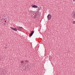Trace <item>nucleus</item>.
<instances>
[{
    "mask_svg": "<svg viewBox=\"0 0 75 75\" xmlns=\"http://www.w3.org/2000/svg\"><path fill=\"white\" fill-rule=\"evenodd\" d=\"M51 15L49 14L47 16L48 19L49 20H51Z\"/></svg>",
    "mask_w": 75,
    "mask_h": 75,
    "instance_id": "1",
    "label": "nucleus"
},
{
    "mask_svg": "<svg viewBox=\"0 0 75 75\" xmlns=\"http://www.w3.org/2000/svg\"><path fill=\"white\" fill-rule=\"evenodd\" d=\"M10 28H11L12 30H14V31H17V29L16 28H14L10 27Z\"/></svg>",
    "mask_w": 75,
    "mask_h": 75,
    "instance_id": "2",
    "label": "nucleus"
},
{
    "mask_svg": "<svg viewBox=\"0 0 75 75\" xmlns=\"http://www.w3.org/2000/svg\"><path fill=\"white\" fill-rule=\"evenodd\" d=\"M72 16L74 18H75V12H73L72 14Z\"/></svg>",
    "mask_w": 75,
    "mask_h": 75,
    "instance_id": "3",
    "label": "nucleus"
},
{
    "mask_svg": "<svg viewBox=\"0 0 75 75\" xmlns=\"http://www.w3.org/2000/svg\"><path fill=\"white\" fill-rule=\"evenodd\" d=\"M32 7L33 8H38V6L34 5L32 6Z\"/></svg>",
    "mask_w": 75,
    "mask_h": 75,
    "instance_id": "4",
    "label": "nucleus"
},
{
    "mask_svg": "<svg viewBox=\"0 0 75 75\" xmlns=\"http://www.w3.org/2000/svg\"><path fill=\"white\" fill-rule=\"evenodd\" d=\"M40 8H39V7L38 8H38L36 9V10H37L38 11H39L40 10V9H41Z\"/></svg>",
    "mask_w": 75,
    "mask_h": 75,
    "instance_id": "5",
    "label": "nucleus"
},
{
    "mask_svg": "<svg viewBox=\"0 0 75 75\" xmlns=\"http://www.w3.org/2000/svg\"><path fill=\"white\" fill-rule=\"evenodd\" d=\"M18 29H20L21 30V28H23V27H18Z\"/></svg>",
    "mask_w": 75,
    "mask_h": 75,
    "instance_id": "6",
    "label": "nucleus"
},
{
    "mask_svg": "<svg viewBox=\"0 0 75 75\" xmlns=\"http://www.w3.org/2000/svg\"><path fill=\"white\" fill-rule=\"evenodd\" d=\"M33 33H34V31H32L31 32V33H30L33 34Z\"/></svg>",
    "mask_w": 75,
    "mask_h": 75,
    "instance_id": "7",
    "label": "nucleus"
},
{
    "mask_svg": "<svg viewBox=\"0 0 75 75\" xmlns=\"http://www.w3.org/2000/svg\"><path fill=\"white\" fill-rule=\"evenodd\" d=\"M21 64H23L24 63V62H23V61H21Z\"/></svg>",
    "mask_w": 75,
    "mask_h": 75,
    "instance_id": "8",
    "label": "nucleus"
},
{
    "mask_svg": "<svg viewBox=\"0 0 75 75\" xmlns=\"http://www.w3.org/2000/svg\"><path fill=\"white\" fill-rule=\"evenodd\" d=\"M29 35H30V37H31V36H32V35H33V34L32 33H30Z\"/></svg>",
    "mask_w": 75,
    "mask_h": 75,
    "instance_id": "9",
    "label": "nucleus"
},
{
    "mask_svg": "<svg viewBox=\"0 0 75 75\" xmlns=\"http://www.w3.org/2000/svg\"><path fill=\"white\" fill-rule=\"evenodd\" d=\"M25 62H28V60H26L25 61Z\"/></svg>",
    "mask_w": 75,
    "mask_h": 75,
    "instance_id": "10",
    "label": "nucleus"
},
{
    "mask_svg": "<svg viewBox=\"0 0 75 75\" xmlns=\"http://www.w3.org/2000/svg\"><path fill=\"white\" fill-rule=\"evenodd\" d=\"M73 24H75V21H74L73 22Z\"/></svg>",
    "mask_w": 75,
    "mask_h": 75,
    "instance_id": "11",
    "label": "nucleus"
},
{
    "mask_svg": "<svg viewBox=\"0 0 75 75\" xmlns=\"http://www.w3.org/2000/svg\"><path fill=\"white\" fill-rule=\"evenodd\" d=\"M34 18H37V17H36V16H35V15L34 16Z\"/></svg>",
    "mask_w": 75,
    "mask_h": 75,
    "instance_id": "12",
    "label": "nucleus"
},
{
    "mask_svg": "<svg viewBox=\"0 0 75 75\" xmlns=\"http://www.w3.org/2000/svg\"><path fill=\"white\" fill-rule=\"evenodd\" d=\"M35 16L37 17V15H35Z\"/></svg>",
    "mask_w": 75,
    "mask_h": 75,
    "instance_id": "13",
    "label": "nucleus"
},
{
    "mask_svg": "<svg viewBox=\"0 0 75 75\" xmlns=\"http://www.w3.org/2000/svg\"><path fill=\"white\" fill-rule=\"evenodd\" d=\"M4 22H5V23H6V22H7V21H5Z\"/></svg>",
    "mask_w": 75,
    "mask_h": 75,
    "instance_id": "14",
    "label": "nucleus"
},
{
    "mask_svg": "<svg viewBox=\"0 0 75 75\" xmlns=\"http://www.w3.org/2000/svg\"><path fill=\"white\" fill-rule=\"evenodd\" d=\"M74 1H75V0H73Z\"/></svg>",
    "mask_w": 75,
    "mask_h": 75,
    "instance_id": "15",
    "label": "nucleus"
},
{
    "mask_svg": "<svg viewBox=\"0 0 75 75\" xmlns=\"http://www.w3.org/2000/svg\"><path fill=\"white\" fill-rule=\"evenodd\" d=\"M5 48H6V47H5Z\"/></svg>",
    "mask_w": 75,
    "mask_h": 75,
    "instance_id": "16",
    "label": "nucleus"
}]
</instances>
